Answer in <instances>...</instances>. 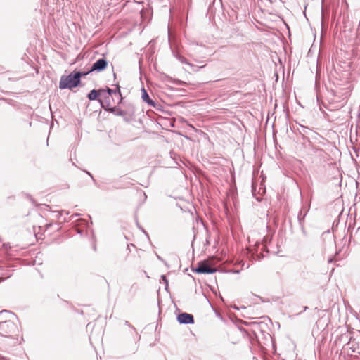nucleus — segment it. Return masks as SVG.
I'll use <instances>...</instances> for the list:
<instances>
[{
	"instance_id": "7ed1b4c3",
	"label": "nucleus",
	"mask_w": 360,
	"mask_h": 360,
	"mask_svg": "<svg viewBox=\"0 0 360 360\" xmlns=\"http://www.w3.org/2000/svg\"><path fill=\"white\" fill-rule=\"evenodd\" d=\"M17 330V326L11 321H5L0 323V333L4 336H10Z\"/></svg>"
},
{
	"instance_id": "9d476101",
	"label": "nucleus",
	"mask_w": 360,
	"mask_h": 360,
	"mask_svg": "<svg viewBox=\"0 0 360 360\" xmlns=\"http://www.w3.org/2000/svg\"><path fill=\"white\" fill-rule=\"evenodd\" d=\"M116 93H117L120 96H121V91H120L119 86H117V89L113 90L112 94H116Z\"/></svg>"
},
{
	"instance_id": "0eeeda50",
	"label": "nucleus",
	"mask_w": 360,
	"mask_h": 360,
	"mask_svg": "<svg viewBox=\"0 0 360 360\" xmlns=\"http://www.w3.org/2000/svg\"><path fill=\"white\" fill-rule=\"evenodd\" d=\"M104 89H100L98 90L93 89L88 94L87 97L90 101L98 100L100 94H105Z\"/></svg>"
},
{
	"instance_id": "39448f33",
	"label": "nucleus",
	"mask_w": 360,
	"mask_h": 360,
	"mask_svg": "<svg viewBox=\"0 0 360 360\" xmlns=\"http://www.w3.org/2000/svg\"><path fill=\"white\" fill-rule=\"evenodd\" d=\"M108 66V62L105 58H101L98 60L96 62H95L93 65L91 66V70L89 71L90 72H101L104 70Z\"/></svg>"
},
{
	"instance_id": "f03ea898",
	"label": "nucleus",
	"mask_w": 360,
	"mask_h": 360,
	"mask_svg": "<svg viewBox=\"0 0 360 360\" xmlns=\"http://www.w3.org/2000/svg\"><path fill=\"white\" fill-rule=\"evenodd\" d=\"M105 94H100V98L98 101L100 102L102 108H103L105 110L109 111L110 112H115V108L110 107V99L112 96L113 90L110 88L104 89Z\"/></svg>"
},
{
	"instance_id": "423d86ee",
	"label": "nucleus",
	"mask_w": 360,
	"mask_h": 360,
	"mask_svg": "<svg viewBox=\"0 0 360 360\" xmlns=\"http://www.w3.org/2000/svg\"><path fill=\"white\" fill-rule=\"evenodd\" d=\"M177 320L180 323L188 324L194 323V319L193 315L188 313L180 314L177 316Z\"/></svg>"
},
{
	"instance_id": "f257e3e1",
	"label": "nucleus",
	"mask_w": 360,
	"mask_h": 360,
	"mask_svg": "<svg viewBox=\"0 0 360 360\" xmlns=\"http://www.w3.org/2000/svg\"><path fill=\"white\" fill-rule=\"evenodd\" d=\"M87 73H81L79 72H74L69 75L63 76L59 82V88L72 89L79 85L80 83V77L86 75Z\"/></svg>"
},
{
	"instance_id": "1a4fd4ad",
	"label": "nucleus",
	"mask_w": 360,
	"mask_h": 360,
	"mask_svg": "<svg viewBox=\"0 0 360 360\" xmlns=\"http://www.w3.org/2000/svg\"><path fill=\"white\" fill-rule=\"evenodd\" d=\"M53 226V224L49 223V224H44L43 226H41L40 227H41V228H42V227H43V228L44 229V231H47L49 230V229L50 227ZM54 226H55V228H56V230H58V229H59L58 225H57V224H54Z\"/></svg>"
},
{
	"instance_id": "6e6552de",
	"label": "nucleus",
	"mask_w": 360,
	"mask_h": 360,
	"mask_svg": "<svg viewBox=\"0 0 360 360\" xmlns=\"http://www.w3.org/2000/svg\"><path fill=\"white\" fill-rule=\"evenodd\" d=\"M141 98L144 102L148 103V105L152 107H154L155 105V102L152 99H150L147 91L143 88L141 89Z\"/></svg>"
},
{
	"instance_id": "20e7f679",
	"label": "nucleus",
	"mask_w": 360,
	"mask_h": 360,
	"mask_svg": "<svg viewBox=\"0 0 360 360\" xmlns=\"http://www.w3.org/2000/svg\"><path fill=\"white\" fill-rule=\"evenodd\" d=\"M193 271L198 274H212L216 271V269L212 267L210 261H202L198 263L197 267Z\"/></svg>"
}]
</instances>
